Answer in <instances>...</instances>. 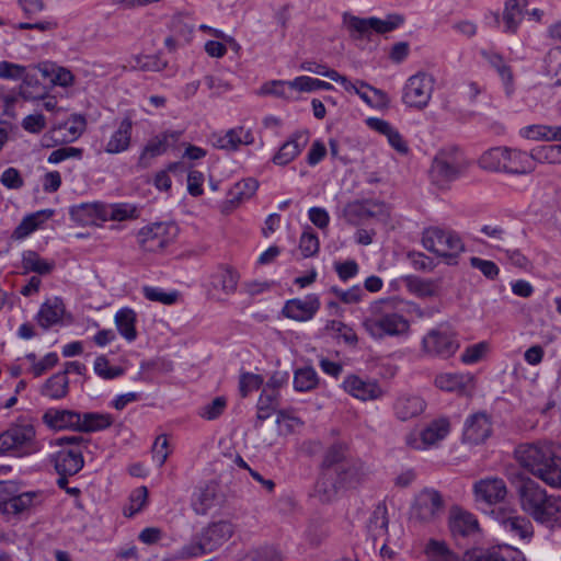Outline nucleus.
Segmentation results:
<instances>
[{"mask_svg":"<svg viewBox=\"0 0 561 561\" xmlns=\"http://www.w3.org/2000/svg\"><path fill=\"white\" fill-rule=\"evenodd\" d=\"M343 24L354 38L369 37L374 33H386V21L377 18L362 19L350 13H344Z\"/></svg>","mask_w":561,"mask_h":561,"instance_id":"18","label":"nucleus"},{"mask_svg":"<svg viewBox=\"0 0 561 561\" xmlns=\"http://www.w3.org/2000/svg\"><path fill=\"white\" fill-rule=\"evenodd\" d=\"M114 322L121 336L128 343H131L137 339V313L131 308L126 307L119 309L115 313Z\"/></svg>","mask_w":561,"mask_h":561,"instance_id":"36","label":"nucleus"},{"mask_svg":"<svg viewBox=\"0 0 561 561\" xmlns=\"http://www.w3.org/2000/svg\"><path fill=\"white\" fill-rule=\"evenodd\" d=\"M259 188V182L253 178L243 179L237 182L229 191L233 202H241L252 197Z\"/></svg>","mask_w":561,"mask_h":561,"instance_id":"55","label":"nucleus"},{"mask_svg":"<svg viewBox=\"0 0 561 561\" xmlns=\"http://www.w3.org/2000/svg\"><path fill=\"white\" fill-rule=\"evenodd\" d=\"M178 231V226L173 222H154L141 228L137 240L145 251L158 252L175 240Z\"/></svg>","mask_w":561,"mask_h":561,"instance_id":"8","label":"nucleus"},{"mask_svg":"<svg viewBox=\"0 0 561 561\" xmlns=\"http://www.w3.org/2000/svg\"><path fill=\"white\" fill-rule=\"evenodd\" d=\"M443 512L444 501L439 492L424 489L415 496L411 516L422 523H430L438 518Z\"/></svg>","mask_w":561,"mask_h":561,"instance_id":"11","label":"nucleus"},{"mask_svg":"<svg viewBox=\"0 0 561 561\" xmlns=\"http://www.w3.org/2000/svg\"><path fill=\"white\" fill-rule=\"evenodd\" d=\"M54 215L53 209H44L34 214L27 215L22 219L19 226L14 229L13 237L15 239H24L34 232L41 224Z\"/></svg>","mask_w":561,"mask_h":561,"instance_id":"40","label":"nucleus"},{"mask_svg":"<svg viewBox=\"0 0 561 561\" xmlns=\"http://www.w3.org/2000/svg\"><path fill=\"white\" fill-rule=\"evenodd\" d=\"M364 474L365 471L360 461L352 460L350 462H344L339 468L334 469L333 478L335 477V480L331 483V488L329 489L328 485H324L318 490L323 491L328 496H330L339 489L355 488L360 483ZM325 484H328V482Z\"/></svg>","mask_w":561,"mask_h":561,"instance_id":"13","label":"nucleus"},{"mask_svg":"<svg viewBox=\"0 0 561 561\" xmlns=\"http://www.w3.org/2000/svg\"><path fill=\"white\" fill-rule=\"evenodd\" d=\"M402 284L408 290L422 298L438 296L442 291L440 278H420L417 276H405L402 278Z\"/></svg>","mask_w":561,"mask_h":561,"instance_id":"32","label":"nucleus"},{"mask_svg":"<svg viewBox=\"0 0 561 561\" xmlns=\"http://www.w3.org/2000/svg\"><path fill=\"white\" fill-rule=\"evenodd\" d=\"M238 282L239 275L230 268H221L213 276V286L226 295L236 291Z\"/></svg>","mask_w":561,"mask_h":561,"instance_id":"49","label":"nucleus"},{"mask_svg":"<svg viewBox=\"0 0 561 561\" xmlns=\"http://www.w3.org/2000/svg\"><path fill=\"white\" fill-rule=\"evenodd\" d=\"M435 386L443 391L469 396L474 389V376L469 373H443L436 376Z\"/></svg>","mask_w":561,"mask_h":561,"instance_id":"20","label":"nucleus"},{"mask_svg":"<svg viewBox=\"0 0 561 561\" xmlns=\"http://www.w3.org/2000/svg\"><path fill=\"white\" fill-rule=\"evenodd\" d=\"M494 514L496 522L503 530L513 538L525 541H529L533 538L534 527L527 517L518 515L517 512L513 510L501 508Z\"/></svg>","mask_w":561,"mask_h":561,"instance_id":"12","label":"nucleus"},{"mask_svg":"<svg viewBox=\"0 0 561 561\" xmlns=\"http://www.w3.org/2000/svg\"><path fill=\"white\" fill-rule=\"evenodd\" d=\"M133 131L134 121L130 116L115 121L113 129L102 141L103 151L112 156L128 151L131 147Z\"/></svg>","mask_w":561,"mask_h":561,"instance_id":"10","label":"nucleus"},{"mask_svg":"<svg viewBox=\"0 0 561 561\" xmlns=\"http://www.w3.org/2000/svg\"><path fill=\"white\" fill-rule=\"evenodd\" d=\"M342 387L350 396L362 401L375 400L382 396V389L375 380H364L356 375L345 377Z\"/></svg>","mask_w":561,"mask_h":561,"instance_id":"25","label":"nucleus"},{"mask_svg":"<svg viewBox=\"0 0 561 561\" xmlns=\"http://www.w3.org/2000/svg\"><path fill=\"white\" fill-rule=\"evenodd\" d=\"M79 423V432L92 433L110 427L113 424V417L110 413L87 412L81 414Z\"/></svg>","mask_w":561,"mask_h":561,"instance_id":"42","label":"nucleus"},{"mask_svg":"<svg viewBox=\"0 0 561 561\" xmlns=\"http://www.w3.org/2000/svg\"><path fill=\"white\" fill-rule=\"evenodd\" d=\"M233 534L231 523L220 520L206 527L199 539V549L203 552H211L224 545Z\"/></svg>","mask_w":561,"mask_h":561,"instance_id":"22","label":"nucleus"},{"mask_svg":"<svg viewBox=\"0 0 561 561\" xmlns=\"http://www.w3.org/2000/svg\"><path fill=\"white\" fill-rule=\"evenodd\" d=\"M167 61L159 56L136 55L130 60V68L140 71H162L167 67Z\"/></svg>","mask_w":561,"mask_h":561,"instance_id":"53","label":"nucleus"},{"mask_svg":"<svg viewBox=\"0 0 561 561\" xmlns=\"http://www.w3.org/2000/svg\"><path fill=\"white\" fill-rule=\"evenodd\" d=\"M227 407V400L224 397H216L211 402L202 407L198 415L205 420L211 421L219 417Z\"/></svg>","mask_w":561,"mask_h":561,"instance_id":"63","label":"nucleus"},{"mask_svg":"<svg viewBox=\"0 0 561 561\" xmlns=\"http://www.w3.org/2000/svg\"><path fill=\"white\" fill-rule=\"evenodd\" d=\"M489 343L485 341L469 345L460 355V360L466 365L476 364L489 352Z\"/></svg>","mask_w":561,"mask_h":561,"instance_id":"59","label":"nucleus"},{"mask_svg":"<svg viewBox=\"0 0 561 561\" xmlns=\"http://www.w3.org/2000/svg\"><path fill=\"white\" fill-rule=\"evenodd\" d=\"M308 142L309 134L307 131L294 133L273 156L272 162L280 167L287 165L301 153Z\"/></svg>","mask_w":561,"mask_h":561,"instance_id":"24","label":"nucleus"},{"mask_svg":"<svg viewBox=\"0 0 561 561\" xmlns=\"http://www.w3.org/2000/svg\"><path fill=\"white\" fill-rule=\"evenodd\" d=\"M470 162L461 150L456 147L444 148L435 156L430 176L438 187H446L467 172Z\"/></svg>","mask_w":561,"mask_h":561,"instance_id":"3","label":"nucleus"},{"mask_svg":"<svg viewBox=\"0 0 561 561\" xmlns=\"http://www.w3.org/2000/svg\"><path fill=\"white\" fill-rule=\"evenodd\" d=\"M518 497L522 510L537 523L551 526L561 520V499L548 495L535 481H523Z\"/></svg>","mask_w":561,"mask_h":561,"instance_id":"2","label":"nucleus"},{"mask_svg":"<svg viewBox=\"0 0 561 561\" xmlns=\"http://www.w3.org/2000/svg\"><path fill=\"white\" fill-rule=\"evenodd\" d=\"M64 313L65 305L62 300L58 297H53L41 305L35 319L44 330H48L61 322Z\"/></svg>","mask_w":561,"mask_h":561,"instance_id":"30","label":"nucleus"},{"mask_svg":"<svg viewBox=\"0 0 561 561\" xmlns=\"http://www.w3.org/2000/svg\"><path fill=\"white\" fill-rule=\"evenodd\" d=\"M422 244L449 265L456 264L458 256L465 251V243L459 233L437 226L424 229Z\"/></svg>","mask_w":561,"mask_h":561,"instance_id":"4","label":"nucleus"},{"mask_svg":"<svg viewBox=\"0 0 561 561\" xmlns=\"http://www.w3.org/2000/svg\"><path fill=\"white\" fill-rule=\"evenodd\" d=\"M519 135L523 138L536 140V141H558L561 140V125L549 126V125H529L525 126L519 130Z\"/></svg>","mask_w":561,"mask_h":561,"instance_id":"39","label":"nucleus"},{"mask_svg":"<svg viewBox=\"0 0 561 561\" xmlns=\"http://www.w3.org/2000/svg\"><path fill=\"white\" fill-rule=\"evenodd\" d=\"M294 389L298 392H307L317 388L319 383V376L314 368L302 367L294 373Z\"/></svg>","mask_w":561,"mask_h":561,"instance_id":"46","label":"nucleus"},{"mask_svg":"<svg viewBox=\"0 0 561 561\" xmlns=\"http://www.w3.org/2000/svg\"><path fill=\"white\" fill-rule=\"evenodd\" d=\"M239 561H283V558L276 549L265 547L249 551Z\"/></svg>","mask_w":561,"mask_h":561,"instance_id":"64","label":"nucleus"},{"mask_svg":"<svg viewBox=\"0 0 561 561\" xmlns=\"http://www.w3.org/2000/svg\"><path fill=\"white\" fill-rule=\"evenodd\" d=\"M459 347L458 334L448 324L431 329L422 339V351L431 357L450 358Z\"/></svg>","mask_w":561,"mask_h":561,"instance_id":"6","label":"nucleus"},{"mask_svg":"<svg viewBox=\"0 0 561 561\" xmlns=\"http://www.w3.org/2000/svg\"><path fill=\"white\" fill-rule=\"evenodd\" d=\"M148 490L146 486L135 489L129 495V502L124 507V515L126 517H133L139 513L147 504Z\"/></svg>","mask_w":561,"mask_h":561,"instance_id":"56","label":"nucleus"},{"mask_svg":"<svg viewBox=\"0 0 561 561\" xmlns=\"http://www.w3.org/2000/svg\"><path fill=\"white\" fill-rule=\"evenodd\" d=\"M142 294L148 300L161 302L163 305H173L178 300L179 296L175 290L167 293L160 287L152 286H144Z\"/></svg>","mask_w":561,"mask_h":561,"instance_id":"58","label":"nucleus"},{"mask_svg":"<svg viewBox=\"0 0 561 561\" xmlns=\"http://www.w3.org/2000/svg\"><path fill=\"white\" fill-rule=\"evenodd\" d=\"M69 391V379L66 373H57L49 377L42 387L41 393L53 400L65 398Z\"/></svg>","mask_w":561,"mask_h":561,"instance_id":"43","label":"nucleus"},{"mask_svg":"<svg viewBox=\"0 0 561 561\" xmlns=\"http://www.w3.org/2000/svg\"><path fill=\"white\" fill-rule=\"evenodd\" d=\"M504 147H494L484 151L478 164L481 169L490 172H502Z\"/></svg>","mask_w":561,"mask_h":561,"instance_id":"50","label":"nucleus"},{"mask_svg":"<svg viewBox=\"0 0 561 561\" xmlns=\"http://www.w3.org/2000/svg\"><path fill=\"white\" fill-rule=\"evenodd\" d=\"M492 434L491 417L484 412L469 415L463 425L462 443L470 446L483 444Z\"/></svg>","mask_w":561,"mask_h":561,"instance_id":"14","label":"nucleus"},{"mask_svg":"<svg viewBox=\"0 0 561 561\" xmlns=\"http://www.w3.org/2000/svg\"><path fill=\"white\" fill-rule=\"evenodd\" d=\"M22 274L36 273L45 276L49 275L56 266L54 260L42 257L36 251L27 250L22 253Z\"/></svg>","mask_w":561,"mask_h":561,"instance_id":"34","label":"nucleus"},{"mask_svg":"<svg viewBox=\"0 0 561 561\" xmlns=\"http://www.w3.org/2000/svg\"><path fill=\"white\" fill-rule=\"evenodd\" d=\"M352 459L347 458V446L344 444H334L325 453L323 459L324 472L318 481V489L325 485L327 482L333 480V472L344 462H350Z\"/></svg>","mask_w":561,"mask_h":561,"instance_id":"28","label":"nucleus"},{"mask_svg":"<svg viewBox=\"0 0 561 561\" xmlns=\"http://www.w3.org/2000/svg\"><path fill=\"white\" fill-rule=\"evenodd\" d=\"M545 73L561 84V46L551 48L545 57Z\"/></svg>","mask_w":561,"mask_h":561,"instance_id":"54","label":"nucleus"},{"mask_svg":"<svg viewBox=\"0 0 561 561\" xmlns=\"http://www.w3.org/2000/svg\"><path fill=\"white\" fill-rule=\"evenodd\" d=\"M41 502L38 492H23L0 504L3 514L19 515L30 511Z\"/></svg>","mask_w":561,"mask_h":561,"instance_id":"33","label":"nucleus"},{"mask_svg":"<svg viewBox=\"0 0 561 561\" xmlns=\"http://www.w3.org/2000/svg\"><path fill=\"white\" fill-rule=\"evenodd\" d=\"M214 146L225 151H238L242 146L254 142V134L251 128L242 125L230 128L224 134L214 136Z\"/></svg>","mask_w":561,"mask_h":561,"instance_id":"19","label":"nucleus"},{"mask_svg":"<svg viewBox=\"0 0 561 561\" xmlns=\"http://www.w3.org/2000/svg\"><path fill=\"white\" fill-rule=\"evenodd\" d=\"M39 448L35 427L30 423L13 424L0 434L1 454L25 457L37 453Z\"/></svg>","mask_w":561,"mask_h":561,"instance_id":"5","label":"nucleus"},{"mask_svg":"<svg viewBox=\"0 0 561 561\" xmlns=\"http://www.w3.org/2000/svg\"><path fill=\"white\" fill-rule=\"evenodd\" d=\"M425 401L413 393L398 396L392 404L393 413L400 421H408L422 414L425 410Z\"/></svg>","mask_w":561,"mask_h":561,"instance_id":"26","label":"nucleus"},{"mask_svg":"<svg viewBox=\"0 0 561 561\" xmlns=\"http://www.w3.org/2000/svg\"><path fill=\"white\" fill-rule=\"evenodd\" d=\"M51 461L58 474L75 476L84 465L82 450L78 446L60 448L51 456Z\"/></svg>","mask_w":561,"mask_h":561,"instance_id":"21","label":"nucleus"},{"mask_svg":"<svg viewBox=\"0 0 561 561\" xmlns=\"http://www.w3.org/2000/svg\"><path fill=\"white\" fill-rule=\"evenodd\" d=\"M473 494L477 503L491 506L504 501L507 489L502 479L485 478L474 483Z\"/></svg>","mask_w":561,"mask_h":561,"instance_id":"16","label":"nucleus"},{"mask_svg":"<svg viewBox=\"0 0 561 561\" xmlns=\"http://www.w3.org/2000/svg\"><path fill=\"white\" fill-rule=\"evenodd\" d=\"M527 0H506L503 10L504 32L515 34L524 19Z\"/></svg>","mask_w":561,"mask_h":561,"instance_id":"37","label":"nucleus"},{"mask_svg":"<svg viewBox=\"0 0 561 561\" xmlns=\"http://www.w3.org/2000/svg\"><path fill=\"white\" fill-rule=\"evenodd\" d=\"M288 88L298 90L300 92H312L318 90L331 91L334 87L327 81L311 78L308 76H300L288 82Z\"/></svg>","mask_w":561,"mask_h":561,"instance_id":"48","label":"nucleus"},{"mask_svg":"<svg viewBox=\"0 0 561 561\" xmlns=\"http://www.w3.org/2000/svg\"><path fill=\"white\" fill-rule=\"evenodd\" d=\"M263 378L253 373H242L239 378V391L241 397L245 398L251 392L259 390L263 386Z\"/></svg>","mask_w":561,"mask_h":561,"instance_id":"62","label":"nucleus"},{"mask_svg":"<svg viewBox=\"0 0 561 561\" xmlns=\"http://www.w3.org/2000/svg\"><path fill=\"white\" fill-rule=\"evenodd\" d=\"M94 373L102 379H115L124 374V369L117 366H110L108 359L104 355L95 358L93 364Z\"/></svg>","mask_w":561,"mask_h":561,"instance_id":"57","label":"nucleus"},{"mask_svg":"<svg viewBox=\"0 0 561 561\" xmlns=\"http://www.w3.org/2000/svg\"><path fill=\"white\" fill-rule=\"evenodd\" d=\"M300 69L304 71H308V72H312V73H316L319 76L327 77V78L331 79L332 81L340 83L341 85L351 87L350 80L345 76L340 75L336 70L329 68L324 64H318L316 61L307 60L300 65Z\"/></svg>","mask_w":561,"mask_h":561,"instance_id":"47","label":"nucleus"},{"mask_svg":"<svg viewBox=\"0 0 561 561\" xmlns=\"http://www.w3.org/2000/svg\"><path fill=\"white\" fill-rule=\"evenodd\" d=\"M534 162L561 164V144L543 145L533 149Z\"/></svg>","mask_w":561,"mask_h":561,"instance_id":"52","label":"nucleus"},{"mask_svg":"<svg viewBox=\"0 0 561 561\" xmlns=\"http://www.w3.org/2000/svg\"><path fill=\"white\" fill-rule=\"evenodd\" d=\"M364 328L374 339L386 335V300L379 299L369 307V314L364 321Z\"/></svg>","mask_w":561,"mask_h":561,"instance_id":"31","label":"nucleus"},{"mask_svg":"<svg viewBox=\"0 0 561 561\" xmlns=\"http://www.w3.org/2000/svg\"><path fill=\"white\" fill-rule=\"evenodd\" d=\"M19 94L26 101L42 99L45 94V88L39 83L35 76L24 73L21 79Z\"/></svg>","mask_w":561,"mask_h":561,"instance_id":"51","label":"nucleus"},{"mask_svg":"<svg viewBox=\"0 0 561 561\" xmlns=\"http://www.w3.org/2000/svg\"><path fill=\"white\" fill-rule=\"evenodd\" d=\"M81 414L72 410L49 409L43 415V422L53 430H73L79 432Z\"/></svg>","mask_w":561,"mask_h":561,"instance_id":"27","label":"nucleus"},{"mask_svg":"<svg viewBox=\"0 0 561 561\" xmlns=\"http://www.w3.org/2000/svg\"><path fill=\"white\" fill-rule=\"evenodd\" d=\"M181 133L175 130H165L150 138L139 154L138 164L141 168L150 165L151 160L163 154L171 142L180 139Z\"/></svg>","mask_w":561,"mask_h":561,"instance_id":"17","label":"nucleus"},{"mask_svg":"<svg viewBox=\"0 0 561 561\" xmlns=\"http://www.w3.org/2000/svg\"><path fill=\"white\" fill-rule=\"evenodd\" d=\"M482 56L489 66L499 75L506 96L511 98L515 92V78L512 67L505 59L493 51H482Z\"/></svg>","mask_w":561,"mask_h":561,"instance_id":"29","label":"nucleus"},{"mask_svg":"<svg viewBox=\"0 0 561 561\" xmlns=\"http://www.w3.org/2000/svg\"><path fill=\"white\" fill-rule=\"evenodd\" d=\"M449 528L454 536H470L479 530L474 515L465 511H454L449 518Z\"/></svg>","mask_w":561,"mask_h":561,"instance_id":"35","label":"nucleus"},{"mask_svg":"<svg viewBox=\"0 0 561 561\" xmlns=\"http://www.w3.org/2000/svg\"><path fill=\"white\" fill-rule=\"evenodd\" d=\"M374 213L369 209L368 204L366 202H351L346 204L341 213V218L347 225L358 226L369 219Z\"/></svg>","mask_w":561,"mask_h":561,"instance_id":"41","label":"nucleus"},{"mask_svg":"<svg viewBox=\"0 0 561 561\" xmlns=\"http://www.w3.org/2000/svg\"><path fill=\"white\" fill-rule=\"evenodd\" d=\"M320 242L316 232L311 229L306 230L300 236L299 249L304 257H310L319 252Z\"/></svg>","mask_w":561,"mask_h":561,"instance_id":"61","label":"nucleus"},{"mask_svg":"<svg viewBox=\"0 0 561 561\" xmlns=\"http://www.w3.org/2000/svg\"><path fill=\"white\" fill-rule=\"evenodd\" d=\"M37 68L45 79H49L53 85L68 88L75 81V76L69 69L54 62H43Z\"/></svg>","mask_w":561,"mask_h":561,"instance_id":"38","label":"nucleus"},{"mask_svg":"<svg viewBox=\"0 0 561 561\" xmlns=\"http://www.w3.org/2000/svg\"><path fill=\"white\" fill-rule=\"evenodd\" d=\"M215 488L206 485L195 494L194 510L198 514H205L214 504Z\"/></svg>","mask_w":561,"mask_h":561,"instance_id":"60","label":"nucleus"},{"mask_svg":"<svg viewBox=\"0 0 561 561\" xmlns=\"http://www.w3.org/2000/svg\"><path fill=\"white\" fill-rule=\"evenodd\" d=\"M502 172L510 174H526L535 170L533 150L526 151L504 147Z\"/></svg>","mask_w":561,"mask_h":561,"instance_id":"23","label":"nucleus"},{"mask_svg":"<svg viewBox=\"0 0 561 561\" xmlns=\"http://www.w3.org/2000/svg\"><path fill=\"white\" fill-rule=\"evenodd\" d=\"M451 431V423L448 417L442 416L428 422L419 435L410 434L407 444L416 450H424L436 447Z\"/></svg>","mask_w":561,"mask_h":561,"instance_id":"9","label":"nucleus"},{"mask_svg":"<svg viewBox=\"0 0 561 561\" xmlns=\"http://www.w3.org/2000/svg\"><path fill=\"white\" fill-rule=\"evenodd\" d=\"M435 79L432 75L419 71L408 78L402 94L403 103L416 110L425 108L433 95Z\"/></svg>","mask_w":561,"mask_h":561,"instance_id":"7","label":"nucleus"},{"mask_svg":"<svg viewBox=\"0 0 561 561\" xmlns=\"http://www.w3.org/2000/svg\"><path fill=\"white\" fill-rule=\"evenodd\" d=\"M424 554L427 561H459L445 541L430 539L424 548Z\"/></svg>","mask_w":561,"mask_h":561,"instance_id":"45","label":"nucleus"},{"mask_svg":"<svg viewBox=\"0 0 561 561\" xmlns=\"http://www.w3.org/2000/svg\"><path fill=\"white\" fill-rule=\"evenodd\" d=\"M547 440L519 444L514 451L522 468L552 488H561V454Z\"/></svg>","mask_w":561,"mask_h":561,"instance_id":"1","label":"nucleus"},{"mask_svg":"<svg viewBox=\"0 0 561 561\" xmlns=\"http://www.w3.org/2000/svg\"><path fill=\"white\" fill-rule=\"evenodd\" d=\"M320 299L316 294H309L304 298H294L285 302L282 313L284 317L305 322L311 320L320 309Z\"/></svg>","mask_w":561,"mask_h":561,"instance_id":"15","label":"nucleus"},{"mask_svg":"<svg viewBox=\"0 0 561 561\" xmlns=\"http://www.w3.org/2000/svg\"><path fill=\"white\" fill-rule=\"evenodd\" d=\"M278 396L270 390L262 389L256 403V420L254 423L255 427H260L263 422L270 419L278 407Z\"/></svg>","mask_w":561,"mask_h":561,"instance_id":"44","label":"nucleus"}]
</instances>
